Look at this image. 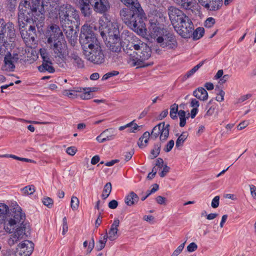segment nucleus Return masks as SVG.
Listing matches in <instances>:
<instances>
[{"instance_id":"6e6d98bb","label":"nucleus","mask_w":256,"mask_h":256,"mask_svg":"<svg viewBox=\"0 0 256 256\" xmlns=\"http://www.w3.org/2000/svg\"><path fill=\"white\" fill-rule=\"evenodd\" d=\"M68 231V224L67 222V218L66 217H64L62 218V234L64 235Z\"/></svg>"},{"instance_id":"412c9836","label":"nucleus","mask_w":256,"mask_h":256,"mask_svg":"<svg viewBox=\"0 0 256 256\" xmlns=\"http://www.w3.org/2000/svg\"><path fill=\"white\" fill-rule=\"evenodd\" d=\"M4 65L2 66V70L14 72L15 68L14 62L11 60V54L8 52L4 56Z\"/></svg>"},{"instance_id":"f3484780","label":"nucleus","mask_w":256,"mask_h":256,"mask_svg":"<svg viewBox=\"0 0 256 256\" xmlns=\"http://www.w3.org/2000/svg\"><path fill=\"white\" fill-rule=\"evenodd\" d=\"M20 34L22 38L26 42H34L35 40L36 30L34 26L30 25L28 30H21Z\"/></svg>"},{"instance_id":"0e129e2a","label":"nucleus","mask_w":256,"mask_h":256,"mask_svg":"<svg viewBox=\"0 0 256 256\" xmlns=\"http://www.w3.org/2000/svg\"><path fill=\"white\" fill-rule=\"evenodd\" d=\"M248 122L246 120H244L241 122L237 126L238 130H242L246 128L248 125Z\"/></svg>"},{"instance_id":"5701e85b","label":"nucleus","mask_w":256,"mask_h":256,"mask_svg":"<svg viewBox=\"0 0 256 256\" xmlns=\"http://www.w3.org/2000/svg\"><path fill=\"white\" fill-rule=\"evenodd\" d=\"M139 200V197L134 192H131L126 196L124 202L128 206H132L136 204Z\"/></svg>"},{"instance_id":"dca6fc26","label":"nucleus","mask_w":256,"mask_h":256,"mask_svg":"<svg viewBox=\"0 0 256 256\" xmlns=\"http://www.w3.org/2000/svg\"><path fill=\"white\" fill-rule=\"evenodd\" d=\"M25 228L26 226H18L16 231L10 236L8 240V244L10 245H14L22 240L25 234Z\"/></svg>"},{"instance_id":"774afa93","label":"nucleus","mask_w":256,"mask_h":256,"mask_svg":"<svg viewBox=\"0 0 256 256\" xmlns=\"http://www.w3.org/2000/svg\"><path fill=\"white\" fill-rule=\"evenodd\" d=\"M250 194L252 196L256 199V186L254 185H250Z\"/></svg>"},{"instance_id":"a878e982","label":"nucleus","mask_w":256,"mask_h":256,"mask_svg":"<svg viewBox=\"0 0 256 256\" xmlns=\"http://www.w3.org/2000/svg\"><path fill=\"white\" fill-rule=\"evenodd\" d=\"M9 212V208L4 204H0V224L6 220Z\"/></svg>"},{"instance_id":"a19ab883","label":"nucleus","mask_w":256,"mask_h":256,"mask_svg":"<svg viewBox=\"0 0 256 256\" xmlns=\"http://www.w3.org/2000/svg\"><path fill=\"white\" fill-rule=\"evenodd\" d=\"M21 191L24 195L32 194L35 192L34 186L29 185L21 189Z\"/></svg>"},{"instance_id":"bf43d9fd","label":"nucleus","mask_w":256,"mask_h":256,"mask_svg":"<svg viewBox=\"0 0 256 256\" xmlns=\"http://www.w3.org/2000/svg\"><path fill=\"white\" fill-rule=\"evenodd\" d=\"M108 132V131L102 132L96 138L97 141L100 143L107 141L108 138H106L104 137V134Z\"/></svg>"},{"instance_id":"603ef678","label":"nucleus","mask_w":256,"mask_h":256,"mask_svg":"<svg viewBox=\"0 0 256 256\" xmlns=\"http://www.w3.org/2000/svg\"><path fill=\"white\" fill-rule=\"evenodd\" d=\"M139 127L140 126H138L136 124L134 123L133 121L128 123V128H130L128 130L130 132H135Z\"/></svg>"},{"instance_id":"2f4dec72","label":"nucleus","mask_w":256,"mask_h":256,"mask_svg":"<svg viewBox=\"0 0 256 256\" xmlns=\"http://www.w3.org/2000/svg\"><path fill=\"white\" fill-rule=\"evenodd\" d=\"M58 2V0H43L42 2V4H40L39 9H38V10H41L42 9L44 10V6H48V5H50V6L54 8L56 6V5L57 4Z\"/></svg>"},{"instance_id":"39448f33","label":"nucleus","mask_w":256,"mask_h":256,"mask_svg":"<svg viewBox=\"0 0 256 256\" xmlns=\"http://www.w3.org/2000/svg\"><path fill=\"white\" fill-rule=\"evenodd\" d=\"M152 37L156 39L158 45L167 50L175 49L178 45L175 36L166 30L158 26H153L150 30Z\"/></svg>"},{"instance_id":"e2e57ef3","label":"nucleus","mask_w":256,"mask_h":256,"mask_svg":"<svg viewBox=\"0 0 256 256\" xmlns=\"http://www.w3.org/2000/svg\"><path fill=\"white\" fill-rule=\"evenodd\" d=\"M112 190V186L110 182H107L104 188V192H108L109 194H110Z\"/></svg>"},{"instance_id":"37998d69","label":"nucleus","mask_w":256,"mask_h":256,"mask_svg":"<svg viewBox=\"0 0 256 256\" xmlns=\"http://www.w3.org/2000/svg\"><path fill=\"white\" fill-rule=\"evenodd\" d=\"M52 62L48 61V62H42V66L44 70L48 71L50 73H53L54 72V68L51 66Z\"/></svg>"},{"instance_id":"9d476101","label":"nucleus","mask_w":256,"mask_h":256,"mask_svg":"<svg viewBox=\"0 0 256 256\" xmlns=\"http://www.w3.org/2000/svg\"><path fill=\"white\" fill-rule=\"evenodd\" d=\"M56 58L63 60L66 56V44L64 38L50 44Z\"/></svg>"},{"instance_id":"9b49d317","label":"nucleus","mask_w":256,"mask_h":256,"mask_svg":"<svg viewBox=\"0 0 256 256\" xmlns=\"http://www.w3.org/2000/svg\"><path fill=\"white\" fill-rule=\"evenodd\" d=\"M170 124L162 122L156 126L150 134L151 138L155 140L160 136L161 141L165 140L169 136Z\"/></svg>"},{"instance_id":"20e7f679","label":"nucleus","mask_w":256,"mask_h":256,"mask_svg":"<svg viewBox=\"0 0 256 256\" xmlns=\"http://www.w3.org/2000/svg\"><path fill=\"white\" fill-rule=\"evenodd\" d=\"M58 16L64 31L67 36L72 34L74 24L79 20L78 12L68 4L60 6L58 8Z\"/></svg>"},{"instance_id":"f8f14e48","label":"nucleus","mask_w":256,"mask_h":256,"mask_svg":"<svg viewBox=\"0 0 256 256\" xmlns=\"http://www.w3.org/2000/svg\"><path fill=\"white\" fill-rule=\"evenodd\" d=\"M168 11L170 20L174 28L184 18L188 17L181 10L173 6L169 7Z\"/></svg>"},{"instance_id":"09e8293b","label":"nucleus","mask_w":256,"mask_h":256,"mask_svg":"<svg viewBox=\"0 0 256 256\" xmlns=\"http://www.w3.org/2000/svg\"><path fill=\"white\" fill-rule=\"evenodd\" d=\"M118 74H119V72L116 70H112V72H110L103 76L102 78V80H106L108 79L109 78L114 76H116L118 75Z\"/></svg>"},{"instance_id":"72a5a7b5","label":"nucleus","mask_w":256,"mask_h":256,"mask_svg":"<svg viewBox=\"0 0 256 256\" xmlns=\"http://www.w3.org/2000/svg\"><path fill=\"white\" fill-rule=\"evenodd\" d=\"M204 33V30L203 28H198L195 30H193L192 36L193 39L194 40H198L201 38Z\"/></svg>"},{"instance_id":"c85d7f7f","label":"nucleus","mask_w":256,"mask_h":256,"mask_svg":"<svg viewBox=\"0 0 256 256\" xmlns=\"http://www.w3.org/2000/svg\"><path fill=\"white\" fill-rule=\"evenodd\" d=\"M150 138V134L148 132H144L142 136L140 138L138 144L140 148H142L146 147Z\"/></svg>"},{"instance_id":"ea45409f","label":"nucleus","mask_w":256,"mask_h":256,"mask_svg":"<svg viewBox=\"0 0 256 256\" xmlns=\"http://www.w3.org/2000/svg\"><path fill=\"white\" fill-rule=\"evenodd\" d=\"M178 116L180 117V127H184L186 124V113L184 110H180L178 112Z\"/></svg>"},{"instance_id":"4be33fe9","label":"nucleus","mask_w":256,"mask_h":256,"mask_svg":"<svg viewBox=\"0 0 256 256\" xmlns=\"http://www.w3.org/2000/svg\"><path fill=\"white\" fill-rule=\"evenodd\" d=\"M108 46L109 47V48L111 51L115 52H120L122 48H123V49L126 48V47L124 48V46H122L120 38H116V40H111L108 41Z\"/></svg>"},{"instance_id":"c03bdc74","label":"nucleus","mask_w":256,"mask_h":256,"mask_svg":"<svg viewBox=\"0 0 256 256\" xmlns=\"http://www.w3.org/2000/svg\"><path fill=\"white\" fill-rule=\"evenodd\" d=\"M79 206V200L74 196H72L70 201V206L72 210H74L78 208Z\"/></svg>"},{"instance_id":"473e14b6","label":"nucleus","mask_w":256,"mask_h":256,"mask_svg":"<svg viewBox=\"0 0 256 256\" xmlns=\"http://www.w3.org/2000/svg\"><path fill=\"white\" fill-rule=\"evenodd\" d=\"M212 100H210L206 105V108L208 109L206 114H204V118H208L212 116L216 110V106L215 105H212Z\"/></svg>"},{"instance_id":"a18cd8bd","label":"nucleus","mask_w":256,"mask_h":256,"mask_svg":"<svg viewBox=\"0 0 256 256\" xmlns=\"http://www.w3.org/2000/svg\"><path fill=\"white\" fill-rule=\"evenodd\" d=\"M160 146L156 144L154 146V149L151 151V158L154 159L157 157L160 154Z\"/></svg>"},{"instance_id":"cd10ccee","label":"nucleus","mask_w":256,"mask_h":256,"mask_svg":"<svg viewBox=\"0 0 256 256\" xmlns=\"http://www.w3.org/2000/svg\"><path fill=\"white\" fill-rule=\"evenodd\" d=\"M72 62L74 65L78 68L84 67V62L82 58L76 54H72L70 56Z\"/></svg>"},{"instance_id":"5fc2aeb1","label":"nucleus","mask_w":256,"mask_h":256,"mask_svg":"<svg viewBox=\"0 0 256 256\" xmlns=\"http://www.w3.org/2000/svg\"><path fill=\"white\" fill-rule=\"evenodd\" d=\"M86 89L85 90H82V92H83L80 96L81 98H82L84 100H88L90 98V91H87V90H88V88H84Z\"/></svg>"},{"instance_id":"bb28decb","label":"nucleus","mask_w":256,"mask_h":256,"mask_svg":"<svg viewBox=\"0 0 256 256\" xmlns=\"http://www.w3.org/2000/svg\"><path fill=\"white\" fill-rule=\"evenodd\" d=\"M82 90H85L86 89L81 88H74L72 90H66L62 92V94L70 98H74L77 96V92H82Z\"/></svg>"},{"instance_id":"423d86ee","label":"nucleus","mask_w":256,"mask_h":256,"mask_svg":"<svg viewBox=\"0 0 256 256\" xmlns=\"http://www.w3.org/2000/svg\"><path fill=\"white\" fill-rule=\"evenodd\" d=\"M26 218L25 214L22 212V208L17 206L11 210L10 214H8L6 220L4 224V229L8 232L11 233L14 226H24V224Z\"/></svg>"},{"instance_id":"2eb2a0df","label":"nucleus","mask_w":256,"mask_h":256,"mask_svg":"<svg viewBox=\"0 0 256 256\" xmlns=\"http://www.w3.org/2000/svg\"><path fill=\"white\" fill-rule=\"evenodd\" d=\"M94 10L98 13L104 14L110 8L108 0H91Z\"/></svg>"},{"instance_id":"680f3d73","label":"nucleus","mask_w":256,"mask_h":256,"mask_svg":"<svg viewBox=\"0 0 256 256\" xmlns=\"http://www.w3.org/2000/svg\"><path fill=\"white\" fill-rule=\"evenodd\" d=\"M197 248L198 246L194 242H192L187 246V250L188 252H193L195 251Z\"/></svg>"},{"instance_id":"aec40b11","label":"nucleus","mask_w":256,"mask_h":256,"mask_svg":"<svg viewBox=\"0 0 256 256\" xmlns=\"http://www.w3.org/2000/svg\"><path fill=\"white\" fill-rule=\"evenodd\" d=\"M106 39L108 41L114 40L116 38H120V30L118 26L116 24H112L107 30Z\"/></svg>"},{"instance_id":"e433bc0d","label":"nucleus","mask_w":256,"mask_h":256,"mask_svg":"<svg viewBox=\"0 0 256 256\" xmlns=\"http://www.w3.org/2000/svg\"><path fill=\"white\" fill-rule=\"evenodd\" d=\"M108 238L107 234H106L104 236H101L100 238V240L96 245V248L98 250H101L104 248Z\"/></svg>"},{"instance_id":"6ab92c4d","label":"nucleus","mask_w":256,"mask_h":256,"mask_svg":"<svg viewBox=\"0 0 256 256\" xmlns=\"http://www.w3.org/2000/svg\"><path fill=\"white\" fill-rule=\"evenodd\" d=\"M120 224V220L118 218L114 219L108 232L106 231L108 238L110 240H114L118 238V227Z\"/></svg>"},{"instance_id":"052dcab7","label":"nucleus","mask_w":256,"mask_h":256,"mask_svg":"<svg viewBox=\"0 0 256 256\" xmlns=\"http://www.w3.org/2000/svg\"><path fill=\"white\" fill-rule=\"evenodd\" d=\"M170 170V168L169 166H168L167 165H164L163 170L159 174L160 176L162 178H164V176H165L166 175V174L169 172Z\"/></svg>"},{"instance_id":"338daca9","label":"nucleus","mask_w":256,"mask_h":256,"mask_svg":"<svg viewBox=\"0 0 256 256\" xmlns=\"http://www.w3.org/2000/svg\"><path fill=\"white\" fill-rule=\"evenodd\" d=\"M118 206V202L116 200H112L108 203V207L111 209H115Z\"/></svg>"},{"instance_id":"1a4fd4ad","label":"nucleus","mask_w":256,"mask_h":256,"mask_svg":"<svg viewBox=\"0 0 256 256\" xmlns=\"http://www.w3.org/2000/svg\"><path fill=\"white\" fill-rule=\"evenodd\" d=\"M174 28L182 37L186 38L192 36L194 26L192 20L188 17L180 22Z\"/></svg>"},{"instance_id":"ddd939ff","label":"nucleus","mask_w":256,"mask_h":256,"mask_svg":"<svg viewBox=\"0 0 256 256\" xmlns=\"http://www.w3.org/2000/svg\"><path fill=\"white\" fill-rule=\"evenodd\" d=\"M46 36L48 39V43L51 44L53 42L58 40L64 37L60 27L56 24H52L48 28Z\"/></svg>"},{"instance_id":"0eeeda50","label":"nucleus","mask_w":256,"mask_h":256,"mask_svg":"<svg viewBox=\"0 0 256 256\" xmlns=\"http://www.w3.org/2000/svg\"><path fill=\"white\" fill-rule=\"evenodd\" d=\"M131 19L128 26L138 34H144L145 33L146 24L144 20L146 19L145 14L142 8L137 9L132 12Z\"/></svg>"},{"instance_id":"4c0bfd02","label":"nucleus","mask_w":256,"mask_h":256,"mask_svg":"<svg viewBox=\"0 0 256 256\" xmlns=\"http://www.w3.org/2000/svg\"><path fill=\"white\" fill-rule=\"evenodd\" d=\"M188 136V134L186 132H183L178 138L176 141V146L178 148L182 146L184 142L187 138Z\"/></svg>"},{"instance_id":"de8ad7c7","label":"nucleus","mask_w":256,"mask_h":256,"mask_svg":"<svg viewBox=\"0 0 256 256\" xmlns=\"http://www.w3.org/2000/svg\"><path fill=\"white\" fill-rule=\"evenodd\" d=\"M40 54L43 60V62H48V61H50L49 54L45 49L40 50Z\"/></svg>"},{"instance_id":"3c124183","label":"nucleus","mask_w":256,"mask_h":256,"mask_svg":"<svg viewBox=\"0 0 256 256\" xmlns=\"http://www.w3.org/2000/svg\"><path fill=\"white\" fill-rule=\"evenodd\" d=\"M186 242L180 245L177 248L174 250V252H172L171 256H178L180 253L182 251L184 245H185Z\"/></svg>"},{"instance_id":"58836bf2","label":"nucleus","mask_w":256,"mask_h":256,"mask_svg":"<svg viewBox=\"0 0 256 256\" xmlns=\"http://www.w3.org/2000/svg\"><path fill=\"white\" fill-rule=\"evenodd\" d=\"M170 118L174 120L177 118V114H178V104H174L170 106Z\"/></svg>"},{"instance_id":"864d4df0","label":"nucleus","mask_w":256,"mask_h":256,"mask_svg":"<svg viewBox=\"0 0 256 256\" xmlns=\"http://www.w3.org/2000/svg\"><path fill=\"white\" fill-rule=\"evenodd\" d=\"M43 204L48 208H52L53 205L52 200L48 197L44 198L42 200Z\"/></svg>"},{"instance_id":"c9c22d12","label":"nucleus","mask_w":256,"mask_h":256,"mask_svg":"<svg viewBox=\"0 0 256 256\" xmlns=\"http://www.w3.org/2000/svg\"><path fill=\"white\" fill-rule=\"evenodd\" d=\"M180 2L178 5L186 10L190 9L194 6V0H180Z\"/></svg>"},{"instance_id":"f704fd0d","label":"nucleus","mask_w":256,"mask_h":256,"mask_svg":"<svg viewBox=\"0 0 256 256\" xmlns=\"http://www.w3.org/2000/svg\"><path fill=\"white\" fill-rule=\"evenodd\" d=\"M106 131H108V132L104 134V137L105 138H108V140L107 141L112 140H113L114 139V138L116 137V130L114 128H108V129L104 130V132H106Z\"/></svg>"},{"instance_id":"13d9d810","label":"nucleus","mask_w":256,"mask_h":256,"mask_svg":"<svg viewBox=\"0 0 256 256\" xmlns=\"http://www.w3.org/2000/svg\"><path fill=\"white\" fill-rule=\"evenodd\" d=\"M220 196H216L212 200L211 206L213 208H217L219 206Z\"/></svg>"},{"instance_id":"c756f323","label":"nucleus","mask_w":256,"mask_h":256,"mask_svg":"<svg viewBox=\"0 0 256 256\" xmlns=\"http://www.w3.org/2000/svg\"><path fill=\"white\" fill-rule=\"evenodd\" d=\"M91 0H88V4H81L80 10L84 16L89 17L91 14V10L90 8V4H92Z\"/></svg>"},{"instance_id":"393cba45","label":"nucleus","mask_w":256,"mask_h":256,"mask_svg":"<svg viewBox=\"0 0 256 256\" xmlns=\"http://www.w3.org/2000/svg\"><path fill=\"white\" fill-rule=\"evenodd\" d=\"M121 2L128 7L130 8V12H134L137 9H140L142 7L138 0H120Z\"/></svg>"},{"instance_id":"b1692460","label":"nucleus","mask_w":256,"mask_h":256,"mask_svg":"<svg viewBox=\"0 0 256 256\" xmlns=\"http://www.w3.org/2000/svg\"><path fill=\"white\" fill-rule=\"evenodd\" d=\"M193 95L200 100H206L208 98V93L203 88H198L193 92Z\"/></svg>"},{"instance_id":"f257e3e1","label":"nucleus","mask_w":256,"mask_h":256,"mask_svg":"<svg viewBox=\"0 0 256 256\" xmlns=\"http://www.w3.org/2000/svg\"><path fill=\"white\" fill-rule=\"evenodd\" d=\"M92 28L88 24L82 26L80 42L86 59L94 64H99L104 62V55Z\"/></svg>"},{"instance_id":"7c9ffc66","label":"nucleus","mask_w":256,"mask_h":256,"mask_svg":"<svg viewBox=\"0 0 256 256\" xmlns=\"http://www.w3.org/2000/svg\"><path fill=\"white\" fill-rule=\"evenodd\" d=\"M128 12V10L126 8H123L120 11V16L126 24L129 22L131 19V16L132 14V12H130V14Z\"/></svg>"},{"instance_id":"a211bd4d","label":"nucleus","mask_w":256,"mask_h":256,"mask_svg":"<svg viewBox=\"0 0 256 256\" xmlns=\"http://www.w3.org/2000/svg\"><path fill=\"white\" fill-rule=\"evenodd\" d=\"M208 10L211 11L217 10L222 4V0H204L200 4Z\"/></svg>"},{"instance_id":"4d7b16f0","label":"nucleus","mask_w":256,"mask_h":256,"mask_svg":"<svg viewBox=\"0 0 256 256\" xmlns=\"http://www.w3.org/2000/svg\"><path fill=\"white\" fill-rule=\"evenodd\" d=\"M174 141L173 140H170L168 142L166 145V148H164V150L166 152H170L172 150V148L174 147Z\"/></svg>"},{"instance_id":"69168bd1","label":"nucleus","mask_w":256,"mask_h":256,"mask_svg":"<svg viewBox=\"0 0 256 256\" xmlns=\"http://www.w3.org/2000/svg\"><path fill=\"white\" fill-rule=\"evenodd\" d=\"M190 106L191 107H192V108H198V107L200 106V102L196 98H192L190 100Z\"/></svg>"},{"instance_id":"4468645a","label":"nucleus","mask_w":256,"mask_h":256,"mask_svg":"<svg viewBox=\"0 0 256 256\" xmlns=\"http://www.w3.org/2000/svg\"><path fill=\"white\" fill-rule=\"evenodd\" d=\"M34 244L30 240H26L20 243L16 248V256H30L33 252Z\"/></svg>"},{"instance_id":"49530a36","label":"nucleus","mask_w":256,"mask_h":256,"mask_svg":"<svg viewBox=\"0 0 256 256\" xmlns=\"http://www.w3.org/2000/svg\"><path fill=\"white\" fill-rule=\"evenodd\" d=\"M40 0H30V1L24 0L23 2H26L27 4L30 5V7H36V10H38V9H39Z\"/></svg>"},{"instance_id":"8fccbe9b","label":"nucleus","mask_w":256,"mask_h":256,"mask_svg":"<svg viewBox=\"0 0 256 256\" xmlns=\"http://www.w3.org/2000/svg\"><path fill=\"white\" fill-rule=\"evenodd\" d=\"M215 19L213 18L210 17L208 18L204 22V26L208 28H212L215 24Z\"/></svg>"},{"instance_id":"79ce46f5","label":"nucleus","mask_w":256,"mask_h":256,"mask_svg":"<svg viewBox=\"0 0 256 256\" xmlns=\"http://www.w3.org/2000/svg\"><path fill=\"white\" fill-rule=\"evenodd\" d=\"M203 64V62H200L196 66H194L190 70L187 72L185 76L188 78L192 74H194Z\"/></svg>"},{"instance_id":"7ed1b4c3","label":"nucleus","mask_w":256,"mask_h":256,"mask_svg":"<svg viewBox=\"0 0 256 256\" xmlns=\"http://www.w3.org/2000/svg\"><path fill=\"white\" fill-rule=\"evenodd\" d=\"M26 2H21L18 9V22L20 32L30 22L42 21L44 18L43 10H36V7H30Z\"/></svg>"},{"instance_id":"f03ea898","label":"nucleus","mask_w":256,"mask_h":256,"mask_svg":"<svg viewBox=\"0 0 256 256\" xmlns=\"http://www.w3.org/2000/svg\"><path fill=\"white\" fill-rule=\"evenodd\" d=\"M124 50L128 54L127 62L131 66L142 67L151 56L150 48L140 40L129 43Z\"/></svg>"},{"instance_id":"6e6552de","label":"nucleus","mask_w":256,"mask_h":256,"mask_svg":"<svg viewBox=\"0 0 256 256\" xmlns=\"http://www.w3.org/2000/svg\"><path fill=\"white\" fill-rule=\"evenodd\" d=\"M16 37V30L12 22H6L4 19L0 18V40L6 43V40L13 42Z\"/></svg>"}]
</instances>
